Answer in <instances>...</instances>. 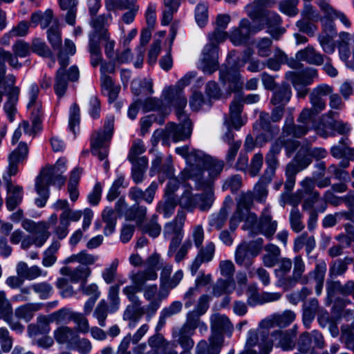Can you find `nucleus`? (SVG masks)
I'll list each match as a JSON object with an SVG mask.
<instances>
[{
	"label": "nucleus",
	"instance_id": "nucleus-1",
	"mask_svg": "<svg viewBox=\"0 0 354 354\" xmlns=\"http://www.w3.org/2000/svg\"><path fill=\"white\" fill-rule=\"evenodd\" d=\"M199 173L191 170L189 177L195 182V189L203 191L201 194H194L190 190H185L179 198V205L189 212L198 208L201 212H207L214 201L213 184L210 179H199Z\"/></svg>",
	"mask_w": 354,
	"mask_h": 354
},
{
	"label": "nucleus",
	"instance_id": "nucleus-2",
	"mask_svg": "<svg viewBox=\"0 0 354 354\" xmlns=\"http://www.w3.org/2000/svg\"><path fill=\"white\" fill-rule=\"evenodd\" d=\"M186 219V213L178 210L175 218L167 223L163 228V236L169 241L167 251L169 257L173 256L179 247L184 235L183 226Z\"/></svg>",
	"mask_w": 354,
	"mask_h": 354
},
{
	"label": "nucleus",
	"instance_id": "nucleus-3",
	"mask_svg": "<svg viewBox=\"0 0 354 354\" xmlns=\"http://www.w3.org/2000/svg\"><path fill=\"white\" fill-rule=\"evenodd\" d=\"M114 117L108 116L102 130L95 131L91 138V152L102 160L108 156L107 142H109L113 133Z\"/></svg>",
	"mask_w": 354,
	"mask_h": 354
},
{
	"label": "nucleus",
	"instance_id": "nucleus-4",
	"mask_svg": "<svg viewBox=\"0 0 354 354\" xmlns=\"http://www.w3.org/2000/svg\"><path fill=\"white\" fill-rule=\"evenodd\" d=\"M272 325L270 321L263 320L259 328L257 330H250V331H254V333H259L260 330H264L267 331V335L265 337L264 342H270L271 348L267 354H269L272 350L274 342H277V345L281 347L284 351L292 350L295 346V332L292 330H275L271 335V339L269 338V330L268 328Z\"/></svg>",
	"mask_w": 354,
	"mask_h": 354
},
{
	"label": "nucleus",
	"instance_id": "nucleus-5",
	"mask_svg": "<svg viewBox=\"0 0 354 354\" xmlns=\"http://www.w3.org/2000/svg\"><path fill=\"white\" fill-rule=\"evenodd\" d=\"M15 76L12 74H8L6 77L7 85L0 86V103L2 101L3 93H5L6 102L4 105V111L10 122L14 120V115L17 111L16 104L20 93V88L15 86Z\"/></svg>",
	"mask_w": 354,
	"mask_h": 354
},
{
	"label": "nucleus",
	"instance_id": "nucleus-6",
	"mask_svg": "<svg viewBox=\"0 0 354 354\" xmlns=\"http://www.w3.org/2000/svg\"><path fill=\"white\" fill-rule=\"evenodd\" d=\"M65 171V162L59 159L55 165L44 167L37 178L36 182L41 183L48 188L50 185L61 188L66 182V178L62 175Z\"/></svg>",
	"mask_w": 354,
	"mask_h": 354
},
{
	"label": "nucleus",
	"instance_id": "nucleus-7",
	"mask_svg": "<svg viewBox=\"0 0 354 354\" xmlns=\"http://www.w3.org/2000/svg\"><path fill=\"white\" fill-rule=\"evenodd\" d=\"M252 197L250 193L243 194L240 201L237 204L236 209L230 220V230L234 232L239 224L247 216V222L257 223V216L254 213L249 211V205L252 203Z\"/></svg>",
	"mask_w": 354,
	"mask_h": 354
},
{
	"label": "nucleus",
	"instance_id": "nucleus-8",
	"mask_svg": "<svg viewBox=\"0 0 354 354\" xmlns=\"http://www.w3.org/2000/svg\"><path fill=\"white\" fill-rule=\"evenodd\" d=\"M115 209L118 214L124 216L126 220L135 221L138 227L144 223L147 212V207L144 205L135 204L129 207L123 198H120L116 202Z\"/></svg>",
	"mask_w": 354,
	"mask_h": 354
},
{
	"label": "nucleus",
	"instance_id": "nucleus-9",
	"mask_svg": "<svg viewBox=\"0 0 354 354\" xmlns=\"http://www.w3.org/2000/svg\"><path fill=\"white\" fill-rule=\"evenodd\" d=\"M267 333L264 330H260L259 333L249 331L245 350L240 354H267L271 348L270 342H263ZM228 354H234V352Z\"/></svg>",
	"mask_w": 354,
	"mask_h": 354
},
{
	"label": "nucleus",
	"instance_id": "nucleus-10",
	"mask_svg": "<svg viewBox=\"0 0 354 354\" xmlns=\"http://www.w3.org/2000/svg\"><path fill=\"white\" fill-rule=\"evenodd\" d=\"M11 53L0 48V59L6 61L8 64L15 69H19L22 64L18 60V57H26L30 53V45L24 40H17L12 46Z\"/></svg>",
	"mask_w": 354,
	"mask_h": 354
},
{
	"label": "nucleus",
	"instance_id": "nucleus-11",
	"mask_svg": "<svg viewBox=\"0 0 354 354\" xmlns=\"http://www.w3.org/2000/svg\"><path fill=\"white\" fill-rule=\"evenodd\" d=\"M163 95L167 103L175 109L178 120H185L186 118H188L184 111L187 100L183 91L169 86L165 88Z\"/></svg>",
	"mask_w": 354,
	"mask_h": 354
},
{
	"label": "nucleus",
	"instance_id": "nucleus-12",
	"mask_svg": "<svg viewBox=\"0 0 354 354\" xmlns=\"http://www.w3.org/2000/svg\"><path fill=\"white\" fill-rule=\"evenodd\" d=\"M22 227L32 234L35 239V245L42 247L50 237L49 225L45 221L36 223L30 219H24L21 223Z\"/></svg>",
	"mask_w": 354,
	"mask_h": 354
},
{
	"label": "nucleus",
	"instance_id": "nucleus-13",
	"mask_svg": "<svg viewBox=\"0 0 354 354\" xmlns=\"http://www.w3.org/2000/svg\"><path fill=\"white\" fill-rule=\"evenodd\" d=\"M179 120V124L173 122L167 124L164 131V136L174 142L189 138L192 131V123L189 118Z\"/></svg>",
	"mask_w": 354,
	"mask_h": 354
},
{
	"label": "nucleus",
	"instance_id": "nucleus-14",
	"mask_svg": "<svg viewBox=\"0 0 354 354\" xmlns=\"http://www.w3.org/2000/svg\"><path fill=\"white\" fill-rule=\"evenodd\" d=\"M80 76L79 69L76 66H72L66 71L59 68L55 75L54 90L59 98L62 97L67 91L68 81L74 82L78 80Z\"/></svg>",
	"mask_w": 354,
	"mask_h": 354
},
{
	"label": "nucleus",
	"instance_id": "nucleus-15",
	"mask_svg": "<svg viewBox=\"0 0 354 354\" xmlns=\"http://www.w3.org/2000/svg\"><path fill=\"white\" fill-rule=\"evenodd\" d=\"M39 93L38 85L36 83L31 84L28 91L27 109L30 111L32 122L35 127L40 123L42 116L41 102L38 97Z\"/></svg>",
	"mask_w": 354,
	"mask_h": 354
},
{
	"label": "nucleus",
	"instance_id": "nucleus-16",
	"mask_svg": "<svg viewBox=\"0 0 354 354\" xmlns=\"http://www.w3.org/2000/svg\"><path fill=\"white\" fill-rule=\"evenodd\" d=\"M208 156H206L202 151L192 149L188 154L186 161L189 166L185 168L182 172V175L185 179H192L189 177V172L191 170H194L196 173H199V179L204 178L203 177V167L207 159Z\"/></svg>",
	"mask_w": 354,
	"mask_h": 354
},
{
	"label": "nucleus",
	"instance_id": "nucleus-17",
	"mask_svg": "<svg viewBox=\"0 0 354 354\" xmlns=\"http://www.w3.org/2000/svg\"><path fill=\"white\" fill-rule=\"evenodd\" d=\"M218 48L213 44H206L202 51L201 68L203 72L212 74L218 69Z\"/></svg>",
	"mask_w": 354,
	"mask_h": 354
},
{
	"label": "nucleus",
	"instance_id": "nucleus-18",
	"mask_svg": "<svg viewBox=\"0 0 354 354\" xmlns=\"http://www.w3.org/2000/svg\"><path fill=\"white\" fill-rule=\"evenodd\" d=\"M261 29L260 26L256 28L252 26L247 19H243L240 21L239 26L231 32L230 39L234 45L239 46L246 42L250 35L254 34Z\"/></svg>",
	"mask_w": 354,
	"mask_h": 354
},
{
	"label": "nucleus",
	"instance_id": "nucleus-19",
	"mask_svg": "<svg viewBox=\"0 0 354 354\" xmlns=\"http://www.w3.org/2000/svg\"><path fill=\"white\" fill-rule=\"evenodd\" d=\"M292 268V261L289 258H281L277 263V268L274 270V275L277 279V286L285 290L290 288V272Z\"/></svg>",
	"mask_w": 354,
	"mask_h": 354
},
{
	"label": "nucleus",
	"instance_id": "nucleus-20",
	"mask_svg": "<svg viewBox=\"0 0 354 354\" xmlns=\"http://www.w3.org/2000/svg\"><path fill=\"white\" fill-rule=\"evenodd\" d=\"M158 189V184L156 182H152L150 185L145 190H142L138 187H132L129 191V197L136 204L144 201L148 204H151L154 198L155 194Z\"/></svg>",
	"mask_w": 354,
	"mask_h": 354
},
{
	"label": "nucleus",
	"instance_id": "nucleus-21",
	"mask_svg": "<svg viewBox=\"0 0 354 354\" xmlns=\"http://www.w3.org/2000/svg\"><path fill=\"white\" fill-rule=\"evenodd\" d=\"M277 228V221H273L270 209L266 207L261 215L257 229L258 232L263 234L268 239L273 236Z\"/></svg>",
	"mask_w": 354,
	"mask_h": 354
},
{
	"label": "nucleus",
	"instance_id": "nucleus-22",
	"mask_svg": "<svg viewBox=\"0 0 354 354\" xmlns=\"http://www.w3.org/2000/svg\"><path fill=\"white\" fill-rule=\"evenodd\" d=\"M286 77L292 85L308 86L317 77V71L313 68H307L302 72H288Z\"/></svg>",
	"mask_w": 354,
	"mask_h": 354
},
{
	"label": "nucleus",
	"instance_id": "nucleus-23",
	"mask_svg": "<svg viewBox=\"0 0 354 354\" xmlns=\"http://www.w3.org/2000/svg\"><path fill=\"white\" fill-rule=\"evenodd\" d=\"M215 252V245L213 242H208L205 246L199 248V251L193 261L190 270L192 275H195L201 265L212 260Z\"/></svg>",
	"mask_w": 354,
	"mask_h": 354
},
{
	"label": "nucleus",
	"instance_id": "nucleus-24",
	"mask_svg": "<svg viewBox=\"0 0 354 354\" xmlns=\"http://www.w3.org/2000/svg\"><path fill=\"white\" fill-rule=\"evenodd\" d=\"M60 274L69 277L73 283H86L87 279L91 273V270L88 266H78L75 268L64 266L60 270Z\"/></svg>",
	"mask_w": 354,
	"mask_h": 354
},
{
	"label": "nucleus",
	"instance_id": "nucleus-25",
	"mask_svg": "<svg viewBox=\"0 0 354 354\" xmlns=\"http://www.w3.org/2000/svg\"><path fill=\"white\" fill-rule=\"evenodd\" d=\"M144 315L145 307L142 306V302H133L126 308L123 319L128 322L129 328L132 329L136 326Z\"/></svg>",
	"mask_w": 354,
	"mask_h": 354
},
{
	"label": "nucleus",
	"instance_id": "nucleus-26",
	"mask_svg": "<svg viewBox=\"0 0 354 354\" xmlns=\"http://www.w3.org/2000/svg\"><path fill=\"white\" fill-rule=\"evenodd\" d=\"M28 153V148L26 143L20 142L18 147L15 149L9 156V166L8 172L10 176L15 175L18 171L17 164L26 158Z\"/></svg>",
	"mask_w": 354,
	"mask_h": 354
},
{
	"label": "nucleus",
	"instance_id": "nucleus-27",
	"mask_svg": "<svg viewBox=\"0 0 354 354\" xmlns=\"http://www.w3.org/2000/svg\"><path fill=\"white\" fill-rule=\"evenodd\" d=\"M325 56L317 52L312 46L299 50L296 59L299 62H306L309 64L320 66L324 64Z\"/></svg>",
	"mask_w": 354,
	"mask_h": 354
},
{
	"label": "nucleus",
	"instance_id": "nucleus-28",
	"mask_svg": "<svg viewBox=\"0 0 354 354\" xmlns=\"http://www.w3.org/2000/svg\"><path fill=\"white\" fill-rule=\"evenodd\" d=\"M53 337L57 343L72 346L79 337L77 332L67 326L57 328L53 332Z\"/></svg>",
	"mask_w": 354,
	"mask_h": 354
},
{
	"label": "nucleus",
	"instance_id": "nucleus-29",
	"mask_svg": "<svg viewBox=\"0 0 354 354\" xmlns=\"http://www.w3.org/2000/svg\"><path fill=\"white\" fill-rule=\"evenodd\" d=\"M49 315H40L37 317L36 322L28 326L27 332L30 337H36L39 335H46L50 330Z\"/></svg>",
	"mask_w": 354,
	"mask_h": 354
},
{
	"label": "nucleus",
	"instance_id": "nucleus-30",
	"mask_svg": "<svg viewBox=\"0 0 354 354\" xmlns=\"http://www.w3.org/2000/svg\"><path fill=\"white\" fill-rule=\"evenodd\" d=\"M112 16L111 14L101 15L98 17L93 18L91 21V26L93 27V30L89 34V37L95 35L98 41L101 39H109V34L107 30L104 28L105 23L111 20Z\"/></svg>",
	"mask_w": 354,
	"mask_h": 354
},
{
	"label": "nucleus",
	"instance_id": "nucleus-31",
	"mask_svg": "<svg viewBox=\"0 0 354 354\" xmlns=\"http://www.w3.org/2000/svg\"><path fill=\"white\" fill-rule=\"evenodd\" d=\"M309 125L304 124H295L294 123V118L292 115L286 118L285 124L282 129L283 135H287L294 138H301L305 136L309 131Z\"/></svg>",
	"mask_w": 354,
	"mask_h": 354
},
{
	"label": "nucleus",
	"instance_id": "nucleus-32",
	"mask_svg": "<svg viewBox=\"0 0 354 354\" xmlns=\"http://www.w3.org/2000/svg\"><path fill=\"white\" fill-rule=\"evenodd\" d=\"M16 272L24 281L34 280L41 275L46 274V272H44L39 266H32L28 267V264L24 261H20L17 263Z\"/></svg>",
	"mask_w": 354,
	"mask_h": 354
},
{
	"label": "nucleus",
	"instance_id": "nucleus-33",
	"mask_svg": "<svg viewBox=\"0 0 354 354\" xmlns=\"http://www.w3.org/2000/svg\"><path fill=\"white\" fill-rule=\"evenodd\" d=\"M211 326L212 334H219L222 333H231L233 326L229 318L225 315L214 314L211 317Z\"/></svg>",
	"mask_w": 354,
	"mask_h": 354
},
{
	"label": "nucleus",
	"instance_id": "nucleus-34",
	"mask_svg": "<svg viewBox=\"0 0 354 354\" xmlns=\"http://www.w3.org/2000/svg\"><path fill=\"white\" fill-rule=\"evenodd\" d=\"M319 309V301L315 298H312L304 303L302 308L303 322L306 327H309Z\"/></svg>",
	"mask_w": 354,
	"mask_h": 354
},
{
	"label": "nucleus",
	"instance_id": "nucleus-35",
	"mask_svg": "<svg viewBox=\"0 0 354 354\" xmlns=\"http://www.w3.org/2000/svg\"><path fill=\"white\" fill-rule=\"evenodd\" d=\"M243 101L241 97L235 98L230 104V119L227 120L232 123V127L239 129L243 123L241 118V113L242 111Z\"/></svg>",
	"mask_w": 354,
	"mask_h": 354
},
{
	"label": "nucleus",
	"instance_id": "nucleus-36",
	"mask_svg": "<svg viewBox=\"0 0 354 354\" xmlns=\"http://www.w3.org/2000/svg\"><path fill=\"white\" fill-rule=\"evenodd\" d=\"M315 237L304 232L295 239L293 250L295 252H299L305 247L306 254L308 255L315 249Z\"/></svg>",
	"mask_w": 354,
	"mask_h": 354
},
{
	"label": "nucleus",
	"instance_id": "nucleus-37",
	"mask_svg": "<svg viewBox=\"0 0 354 354\" xmlns=\"http://www.w3.org/2000/svg\"><path fill=\"white\" fill-rule=\"evenodd\" d=\"M266 23L269 27V33L276 39L283 33L284 29L279 27L281 23L280 16L273 12H268L265 15Z\"/></svg>",
	"mask_w": 354,
	"mask_h": 354
},
{
	"label": "nucleus",
	"instance_id": "nucleus-38",
	"mask_svg": "<svg viewBox=\"0 0 354 354\" xmlns=\"http://www.w3.org/2000/svg\"><path fill=\"white\" fill-rule=\"evenodd\" d=\"M99 259L97 255L88 253L86 250H82L77 254H74L66 258L64 263L68 264L71 263H79L80 266H88L94 264Z\"/></svg>",
	"mask_w": 354,
	"mask_h": 354
},
{
	"label": "nucleus",
	"instance_id": "nucleus-39",
	"mask_svg": "<svg viewBox=\"0 0 354 354\" xmlns=\"http://www.w3.org/2000/svg\"><path fill=\"white\" fill-rule=\"evenodd\" d=\"M234 279H225L219 278L212 286V295L216 297L223 294H230L235 289Z\"/></svg>",
	"mask_w": 354,
	"mask_h": 354
},
{
	"label": "nucleus",
	"instance_id": "nucleus-40",
	"mask_svg": "<svg viewBox=\"0 0 354 354\" xmlns=\"http://www.w3.org/2000/svg\"><path fill=\"white\" fill-rule=\"evenodd\" d=\"M292 95L291 89L289 85L282 84L274 92L271 99V103L275 106H281L283 107L290 100Z\"/></svg>",
	"mask_w": 354,
	"mask_h": 354
},
{
	"label": "nucleus",
	"instance_id": "nucleus-41",
	"mask_svg": "<svg viewBox=\"0 0 354 354\" xmlns=\"http://www.w3.org/2000/svg\"><path fill=\"white\" fill-rule=\"evenodd\" d=\"M326 271V264L324 261H322L316 264L315 269L308 273L310 277L313 278L315 281V292L317 295L322 294Z\"/></svg>",
	"mask_w": 354,
	"mask_h": 354
},
{
	"label": "nucleus",
	"instance_id": "nucleus-42",
	"mask_svg": "<svg viewBox=\"0 0 354 354\" xmlns=\"http://www.w3.org/2000/svg\"><path fill=\"white\" fill-rule=\"evenodd\" d=\"M281 139H277L271 145L269 151L266 155V164L267 167L276 169L279 165L278 155L281 151Z\"/></svg>",
	"mask_w": 354,
	"mask_h": 354
},
{
	"label": "nucleus",
	"instance_id": "nucleus-43",
	"mask_svg": "<svg viewBox=\"0 0 354 354\" xmlns=\"http://www.w3.org/2000/svg\"><path fill=\"white\" fill-rule=\"evenodd\" d=\"M23 188L16 185L15 187L7 190L6 207L8 210H14L22 201Z\"/></svg>",
	"mask_w": 354,
	"mask_h": 354
},
{
	"label": "nucleus",
	"instance_id": "nucleus-44",
	"mask_svg": "<svg viewBox=\"0 0 354 354\" xmlns=\"http://www.w3.org/2000/svg\"><path fill=\"white\" fill-rule=\"evenodd\" d=\"M172 269V265L169 263L163 266L160 272V282L168 283L174 282L176 283L177 286L179 284L183 278V272L182 270H178L171 277Z\"/></svg>",
	"mask_w": 354,
	"mask_h": 354
},
{
	"label": "nucleus",
	"instance_id": "nucleus-45",
	"mask_svg": "<svg viewBox=\"0 0 354 354\" xmlns=\"http://www.w3.org/2000/svg\"><path fill=\"white\" fill-rule=\"evenodd\" d=\"M40 308V305L38 304H26L15 309V315L17 319L28 322L32 319L35 313L38 311Z\"/></svg>",
	"mask_w": 354,
	"mask_h": 354
},
{
	"label": "nucleus",
	"instance_id": "nucleus-46",
	"mask_svg": "<svg viewBox=\"0 0 354 354\" xmlns=\"http://www.w3.org/2000/svg\"><path fill=\"white\" fill-rule=\"evenodd\" d=\"M158 274L153 268H147L142 271H139L136 274H132L130 279L133 283L136 284L140 288H142L145 283L149 280H156ZM143 288H142V290Z\"/></svg>",
	"mask_w": 354,
	"mask_h": 354
},
{
	"label": "nucleus",
	"instance_id": "nucleus-47",
	"mask_svg": "<svg viewBox=\"0 0 354 354\" xmlns=\"http://www.w3.org/2000/svg\"><path fill=\"white\" fill-rule=\"evenodd\" d=\"M131 163L132 164L131 177L133 180L136 184L142 183L148 165V159L145 156H142L137 162Z\"/></svg>",
	"mask_w": 354,
	"mask_h": 354
},
{
	"label": "nucleus",
	"instance_id": "nucleus-48",
	"mask_svg": "<svg viewBox=\"0 0 354 354\" xmlns=\"http://www.w3.org/2000/svg\"><path fill=\"white\" fill-rule=\"evenodd\" d=\"M88 51L91 55V64L93 67H96L98 64H102V53L100 46V41H98V39L95 35L90 37Z\"/></svg>",
	"mask_w": 354,
	"mask_h": 354
},
{
	"label": "nucleus",
	"instance_id": "nucleus-49",
	"mask_svg": "<svg viewBox=\"0 0 354 354\" xmlns=\"http://www.w3.org/2000/svg\"><path fill=\"white\" fill-rule=\"evenodd\" d=\"M179 5V0H164V8L161 19L162 25L167 26L172 21L173 15L177 12Z\"/></svg>",
	"mask_w": 354,
	"mask_h": 354
},
{
	"label": "nucleus",
	"instance_id": "nucleus-50",
	"mask_svg": "<svg viewBox=\"0 0 354 354\" xmlns=\"http://www.w3.org/2000/svg\"><path fill=\"white\" fill-rule=\"evenodd\" d=\"M292 261L293 270L290 279H289L290 281V288H293L297 284L306 270L305 263L300 255L295 257Z\"/></svg>",
	"mask_w": 354,
	"mask_h": 354
},
{
	"label": "nucleus",
	"instance_id": "nucleus-51",
	"mask_svg": "<svg viewBox=\"0 0 354 354\" xmlns=\"http://www.w3.org/2000/svg\"><path fill=\"white\" fill-rule=\"evenodd\" d=\"M235 261L237 265L249 268L253 264V258L245 248V245L241 243L235 251Z\"/></svg>",
	"mask_w": 354,
	"mask_h": 354
},
{
	"label": "nucleus",
	"instance_id": "nucleus-52",
	"mask_svg": "<svg viewBox=\"0 0 354 354\" xmlns=\"http://www.w3.org/2000/svg\"><path fill=\"white\" fill-rule=\"evenodd\" d=\"M165 201H160L156 207L159 213L163 214L166 218L170 217L174 212L176 205H179V200L177 201L176 196H166Z\"/></svg>",
	"mask_w": 354,
	"mask_h": 354
},
{
	"label": "nucleus",
	"instance_id": "nucleus-53",
	"mask_svg": "<svg viewBox=\"0 0 354 354\" xmlns=\"http://www.w3.org/2000/svg\"><path fill=\"white\" fill-rule=\"evenodd\" d=\"M53 18V11L46 10L44 12L37 11L33 12L30 17V24L37 26L40 24L42 28H46L51 23Z\"/></svg>",
	"mask_w": 354,
	"mask_h": 354
},
{
	"label": "nucleus",
	"instance_id": "nucleus-54",
	"mask_svg": "<svg viewBox=\"0 0 354 354\" xmlns=\"http://www.w3.org/2000/svg\"><path fill=\"white\" fill-rule=\"evenodd\" d=\"M115 211V209L113 210L111 207H106L102 212V218L103 221L106 223L104 230V233L106 236L110 235L115 230L116 224Z\"/></svg>",
	"mask_w": 354,
	"mask_h": 354
},
{
	"label": "nucleus",
	"instance_id": "nucleus-55",
	"mask_svg": "<svg viewBox=\"0 0 354 354\" xmlns=\"http://www.w3.org/2000/svg\"><path fill=\"white\" fill-rule=\"evenodd\" d=\"M139 227L142 230V232L149 234L153 238L158 236L162 230L160 225L158 223V215L156 214H153L149 221L145 224L143 223Z\"/></svg>",
	"mask_w": 354,
	"mask_h": 354
},
{
	"label": "nucleus",
	"instance_id": "nucleus-56",
	"mask_svg": "<svg viewBox=\"0 0 354 354\" xmlns=\"http://www.w3.org/2000/svg\"><path fill=\"white\" fill-rule=\"evenodd\" d=\"M73 310L68 308H63L57 311L50 314V321L56 323L57 324H68L72 321V317L74 314Z\"/></svg>",
	"mask_w": 354,
	"mask_h": 354
},
{
	"label": "nucleus",
	"instance_id": "nucleus-57",
	"mask_svg": "<svg viewBox=\"0 0 354 354\" xmlns=\"http://www.w3.org/2000/svg\"><path fill=\"white\" fill-rule=\"evenodd\" d=\"M60 248V243L57 240H53L50 245L44 252L42 265L44 267L52 266L56 261L55 253Z\"/></svg>",
	"mask_w": 354,
	"mask_h": 354
},
{
	"label": "nucleus",
	"instance_id": "nucleus-58",
	"mask_svg": "<svg viewBox=\"0 0 354 354\" xmlns=\"http://www.w3.org/2000/svg\"><path fill=\"white\" fill-rule=\"evenodd\" d=\"M292 203L295 205V207L291 209L289 216V221L290 224V227L296 233H299L301 232L304 227L305 225L302 221V214L299 212V209L297 207V205H295V203L292 202Z\"/></svg>",
	"mask_w": 354,
	"mask_h": 354
},
{
	"label": "nucleus",
	"instance_id": "nucleus-59",
	"mask_svg": "<svg viewBox=\"0 0 354 354\" xmlns=\"http://www.w3.org/2000/svg\"><path fill=\"white\" fill-rule=\"evenodd\" d=\"M353 262V259L348 257L343 259L335 261L330 267L329 274L331 277H337L346 272L348 265Z\"/></svg>",
	"mask_w": 354,
	"mask_h": 354
},
{
	"label": "nucleus",
	"instance_id": "nucleus-60",
	"mask_svg": "<svg viewBox=\"0 0 354 354\" xmlns=\"http://www.w3.org/2000/svg\"><path fill=\"white\" fill-rule=\"evenodd\" d=\"M203 168V172L204 169L208 171L209 178L213 179L216 178L223 169V162L221 160L213 159L210 156H208L206 160Z\"/></svg>",
	"mask_w": 354,
	"mask_h": 354
},
{
	"label": "nucleus",
	"instance_id": "nucleus-61",
	"mask_svg": "<svg viewBox=\"0 0 354 354\" xmlns=\"http://www.w3.org/2000/svg\"><path fill=\"white\" fill-rule=\"evenodd\" d=\"M313 176L312 177H306L301 183L300 185L301 189L297 192V195L299 196V199L295 202V205H298L301 199L304 197V194H308L313 192H317L315 190L316 180Z\"/></svg>",
	"mask_w": 354,
	"mask_h": 354
},
{
	"label": "nucleus",
	"instance_id": "nucleus-62",
	"mask_svg": "<svg viewBox=\"0 0 354 354\" xmlns=\"http://www.w3.org/2000/svg\"><path fill=\"white\" fill-rule=\"evenodd\" d=\"M228 212L227 208L222 207L218 213L212 214L209 218V225L221 230L225 225L227 218Z\"/></svg>",
	"mask_w": 354,
	"mask_h": 354
},
{
	"label": "nucleus",
	"instance_id": "nucleus-63",
	"mask_svg": "<svg viewBox=\"0 0 354 354\" xmlns=\"http://www.w3.org/2000/svg\"><path fill=\"white\" fill-rule=\"evenodd\" d=\"M337 239L340 243L332 246L328 251V255L332 258L342 255L343 254V250L346 248H348L351 244V238L346 236H338Z\"/></svg>",
	"mask_w": 354,
	"mask_h": 354
},
{
	"label": "nucleus",
	"instance_id": "nucleus-64",
	"mask_svg": "<svg viewBox=\"0 0 354 354\" xmlns=\"http://www.w3.org/2000/svg\"><path fill=\"white\" fill-rule=\"evenodd\" d=\"M145 150L146 148L142 140L140 139L135 140L130 148L128 154V160L130 162H137V161H138V160L142 157L140 156V155L142 154Z\"/></svg>",
	"mask_w": 354,
	"mask_h": 354
}]
</instances>
